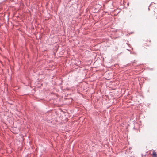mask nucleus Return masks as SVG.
Returning a JSON list of instances; mask_svg holds the SVG:
<instances>
[{"label":"nucleus","mask_w":157,"mask_h":157,"mask_svg":"<svg viewBox=\"0 0 157 157\" xmlns=\"http://www.w3.org/2000/svg\"><path fill=\"white\" fill-rule=\"evenodd\" d=\"M153 157H156L157 156V155L156 152L155 151H153L152 152Z\"/></svg>","instance_id":"f257e3e1"},{"label":"nucleus","mask_w":157,"mask_h":157,"mask_svg":"<svg viewBox=\"0 0 157 157\" xmlns=\"http://www.w3.org/2000/svg\"><path fill=\"white\" fill-rule=\"evenodd\" d=\"M149 42L150 43V42H151V41H150V40H149ZM148 42V41H147V42ZM145 46H150V45H148V44H147V43H145Z\"/></svg>","instance_id":"f03ea898"}]
</instances>
